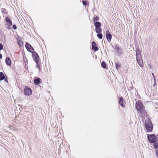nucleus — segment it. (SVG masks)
Returning a JSON list of instances; mask_svg holds the SVG:
<instances>
[{
	"label": "nucleus",
	"mask_w": 158,
	"mask_h": 158,
	"mask_svg": "<svg viewBox=\"0 0 158 158\" xmlns=\"http://www.w3.org/2000/svg\"><path fill=\"white\" fill-rule=\"evenodd\" d=\"M136 110L139 111V115L142 118L145 117L147 115L145 107L143 103L139 101L135 103Z\"/></svg>",
	"instance_id": "1"
},
{
	"label": "nucleus",
	"mask_w": 158,
	"mask_h": 158,
	"mask_svg": "<svg viewBox=\"0 0 158 158\" xmlns=\"http://www.w3.org/2000/svg\"><path fill=\"white\" fill-rule=\"evenodd\" d=\"M99 18L98 16L96 15L94 16L93 19V21L94 22V24L98 22L97 21L99 20Z\"/></svg>",
	"instance_id": "15"
},
{
	"label": "nucleus",
	"mask_w": 158,
	"mask_h": 158,
	"mask_svg": "<svg viewBox=\"0 0 158 158\" xmlns=\"http://www.w3.org/2000/svg\"><path fill=\"white\" fill-rule=\"evenodd\" d=\"M2 55L1 53H0V59H2Z\"/></svg>",
	"instance_id": "28"
},
{
	"label": "nucleus",
	"mask_w": 158,
	"mask_h": 158,
	"mask_svg": "<svg viewBox=\"0 0 158 158\" xmlns=\"http://www.w3.org/2000/svg\"><path fill=\"white\" fill-rule=\"evenodd\" d=\"M156 156L158 158V150H156Z\"/></svg>",
	"instance_id": "25"
},
{
	"label": "nucleus",
	"mask_w": 158,
	"mask_h": 158,
	"mask_svg": "<svg viewBox=\"0 0 158 158\" xmlns=\"http://www.w3.org/2000/svg\"><path fill=\"white\" fill-rule=\"evenodd\" d=\"M6 64L9 65L10 66V65L11 64V60L10 59V58H9L8 57H7L6 59Z\"/></svg>",
	"instance_id": "16"
},
{
	"label": "nucleus",
	"mask_w": 158,
	"mask_h": 158,
	"mask_svg": "<svg viewBox=\"0 0 158 158\" xmlns=\"http://www.w3.org/2000/svg\"><path fill=\"white\" fill-rule=\"evenodd\" d=\"M145 127L148 131L151 132L152 131L153 126L149 119L147 118L145 120Z\"/></svg>",
	"instance_id": "3"
},
{
	"label": "nucleus",
	"mask_w": 158,
	"mask_h": 158,
	"mask_svg": "<svg viewBox=\"0 0 158 158\" xmlns=\"http://www.w3.org/2000/svg\"><path fill=\"white\" fill-rule=\"evenodd\" d=\"M92 47L93 50L95 52L98 50V48L97 46L96 43L94 41H93L92 43Z\"/></svg>",
	"instance_id": "11"
},
{
	"label": "nucleus",
	"mask_w": 158,
	"mask_h": 158,
	"mask_svg": "<svg viewBox=\"0 0 158 158\" xmlns=\"http://www.w3.org/2000/svg\"><path fill=\"white\" fill-rule=\"evenodd\" d=\"M5 20L8 26H10L12 25L11 21L9 17H6L5 18Z\"/></svg>",
	"instance_id": "13"
},
{
	"label": "nucleus",
	"mask_w": 158,
	"mask_h": 158,
	"mask_svg": "<svg viewBox=\"0 0 158 158\" xmlns=\"http://www.w3.org/2000/svg\"><path fill=\"white\" fill-rule=\"evenodd\" d=\"M13 28L15 30L17 28L16 25H15V24H14V25H13Z\"/></svg>",
	"instance_id": "24"
},
{
	"label": "nucleus",
	"mask_w": 158,
	"mask_h": 158,
	"mask_svg": "<svg viewBox=\"0 0 158 158\" xmlns=\"http://www.w3.org/2000/svg\"><path fill=\"white\" fill-rule=\"evenodd\" d=\"M116 68H118L120 66V65L119 64H116Z\"/></svg>",
	"instance_id": "27"
},
{
	"label": "nucleus",
	"mask_w": 158,
	"mask_h": 158,
	"mask_svg": "<svg viewBox=\"0 0 158 158\" xmlns=\"http://www.w3.org/2000/svg\"><path fill=\"white\" fill-rule=\"evenodd\" d=\"M153 78H154V80H155V82L156 79H155V76H153Z\"/></svg>",
	"instance_id": "29"
},
{
	"label": "nucleus",
	"mask_w": 158,
	"mask_h": 158,
	"mask_svg": "<svg viewBox=\"0 0 158 158\" xmlns=\"http://www.w3.org/2000/svg\"><path fill=\"white\" fill-rule=\"evenodd\" d=\"M136 55L138 63L141 67H143L144 66L143 61L141 55V52L139 49H136Z\"/></svg>",
	"instance_id": "2"
},
{
	"label": "nucleus",
	"mask_w": 158,
	"mask_h": 158,
	"mask_svg": "<svg viewBox=\"0 0 158 158\" xmlns=\"http://www.w3.org/2000/svg\"><path fill=\"white\" fill-rule=\"evenodd\" d=\"M153 147L155 149L158 148V141H156L154 143Z\"/></svg>",
	"instance_id": "19"
},
{
	"label": "nucleus",
	"mask_w": 158,
	"mask_h": 158,
	"mask_svg": "<svg viewBox=\"0 0 158 158\" xmlns=\"http://www.w3.org/2000/svg\"><path fill=\"white\" fill-rule=\"evenodd\" d=\"M148 138L149 142L151 143H154L158 140L157 137L154 134L149 135L148 136Z\"/></svg>",
	"instance_id": "5"
},
{
	"label": "nucleus",
	"mask_w": 158,
	"mask_h": 158,
	"mask_svg": "<svg viewBox=\"0 0 158 158\" xmlns=\"http://www.w3.org/2000/svg\"><path fill=\"white\" fill-rule=\"evenodd\" d=\"M25 46L28 51L31 52H33L34 49L29 44L27 43L25 44Z\"/></svg>",
	"instance_id": "8"
},
{
	"label": "nucleus",
	"mask_w": 158,
	"mask_h": 158,
	"mask_svg": "<svg viewBox=\"0 0 158 158\" xmlns=\"http://www.w3.org/2000/svg\"><path fill=\"white\" fill-rule=\"evenodd\" d=\"M119 103L122 107H125V104H124L125 101L123 97L120 98Z\"/></svg>",
	"instance_id": "12"
},
{
	"label": "nucleus",
	"mask_w": 158,
	"mask_h": 158,
	"mask_svg": "<svg viewBox=\"0 0 158 158\" xmlns=\"http://www.w3.org/2000/svg\"><path fill=\"white\" fill-rule=\"evenodd\" d=\"M117 51H119L120 50V48L119 47H117L116 48Z\"/></svg>",
	"instance_id": "26"
},
{
	"label": "nucleus",
	"mask_w": 158,
	"mask_h": 158,
	"mask_svg": "<svg viewBox=\"0 0 158 158\" xmlns=\"http://www.w3.org/2000/svg\"><path fill=\"white\" fill-rule=\"evenodd\" d=\"M42 82L41 80L39 78H37L34 81V83L35 85H39Z\"/></svg>",
	"instance_id": "14"
},
{
	"label": "nucleus",
	"mask_w": 158,
	"mask_h": 158,
	"mask_svg": "<svg viewBox=\"0 0 158 158\" xmlns=\"http://www.w3.org/2000/svg\"><path fill=\"white\" fill-rule=\"evenodd\" d=\"M1 10H2V13H5V11H6V10L4 8H2L1 9Z\"/></svg>",
	"instance_id": "21"
},
{
	"label": "nucleus",
	"mask_w": 158,
	"mask_h": 158,
	"mask_svg": "<svg viewBox=\"0 0 158 158\" xmlns=\"http://www.w3.org/2000/svg\"><path fill=\"white\" fill-rule=\"evenodd\" d=\"M3 49V47L2 44H0V50H2Z\"/></svg>",
	"instance_id": "22"
},
{
	"label": "nucleus",
	"mask_w": 158,
	"mask_h": 158,
	"mask_svg": "<svg viewBox=\"0 0 158 158\" xmlns=\"http://www.w3.org/2000/svg\"><path fill=\"white\" fill-rule=\"evenodd\" d=\"M155 83H154V85H153V86L154 87H155Z\"/></svg>",
	"instance_id": "31"
},
{
	"label": "nucleus",
	"mask_w": 158,
	"mask_h": 158,
	"mask_svg": "<svg viewBox=\"0 0 158 158\" xmlns=\"http://www.w3.org/2000/svg\"><path fill=\"white\" fill-rule=\"evenodd\" d=\"M82 3L84 6H86L87 4V2L86 1H82Z\"/></svg>",
	"instance_id": "23"
},
{
	"label": "nucleus",
	"mask_w": 158,
	"mask_h": 158,
	"mask_svg": "<svg viewBox=\"0 0 158 158\" xmlns=\"http://www.w3.org/2000/svg\"><path fill=\"white\" fill-rule=\"evenodd\" d=\"M32 56L33 58L34 59V61H35V62L36 63L37 66L39 69V70H40V67L39 66V64H38V62L39 60V56L37 54V53L35 52H32Z\"/></svg>",
	"instance_id": "4"
},
{
	"label": "nucleus",
	"mask_w": 158,
	"mask_h": 158,
	"mask_svg": "<svg viewBox=\"0 0 158 158\" xmlns=\"http://www.w3.org/2000/svg\"><path fill=\"white\" fill-rule=\"evenodd\" d=\"M98 34H97L98 37L100 39H101L102 38V33H98Z\"/></svg>",
	"instance_id": "20"
},
{
	"label": "nucleus",
	"mask_w": 158,
	"mask_h": 158,
	"mask_svg": "<svg viewBox=\"0 0 158 158\" xmlns=\"http://www.w3.org/2000/svg\"><path fill=\"white\" fill-rule=\"evenodd\" d=\"M101 66L103 68H106L107 66L106 63L105 62H103L101 64Z\"/></svg>",
	"instance_id": "18"
},
{
	"label": "nucleus",
	"mask_w": 158,
	"mask_h": 158,
	"mask_svg": "<svg viewBox=\"0 0 158 158\" xmlns=\"http://www.w3.org/2000/svg\"><path fill=\"white\" fill-rule=\"evenodd\" d=\"M152 74L153 77L154 76V74L153 73H152Z\"/></svg>",
	"instance_id": "30"
},
{
	"label": "nucleus",
	"mask_w": 158,
	"mask_h": 158,
	"mask_svg": "<svg viewBox=\"0 0 158 158\" xmlns=\"http://www.w3.org/2000/svg\"><path fill=\"white\" fill-rule=\"evenodd\" d=\"M24 91V94L27 96H29L32 94V91L31 88L28 86L25 87Z\"/></svg>",
	"instance_id": "7"
},
{
	"label": "nucleus",
	"mask_w": 158,
	"mask_h": 158,
	"mask_svg": "<svg viewBox=\"0 0 158 158\" xmlns=\"http://www.w3.org/2000/svg\"><path fill=\"white\" fill-rule=\"evenodd\" d=\"M94 25L95 27V31L97 33H100L102 31V29L101 27V25L99 22L96 23L94 24Z\"/></svg>",
	"instance_id": "6"
},
{
	"label": "nucleus",
	"mask_w": 158,
	"mask_h": 158,
	"mask_svg": "<svg viewBox=\"0 0 158 158\" xmlns=\"http://www.w3.org/2000/svg\"><path fill=\"white\" fill-rule=\"evenodd\" d=\"M17 42L19 46L20 47L23 46V42L22 40V38L21 37H18L16 38Z\"/></svg>",
	"instance_id": "10"
},
{
	"label": "nucleus",
	"mask_w": 158,
	"mask_h": 158,
	"mask_svg": "<svg viewBox=\"0 0 158 158\" xmlns=\"http://www.w3.org/2000/svg\"><path fill=\"white\" fill-rule=\"evenodd\" d=\"M106 37L108 41L110 42L111 41L112 39V35L108 30L106 31Z\"/></svg>",
	"instance_id": "9"
},
{
	"label": "nucleus",
	"mask_w": 158,
	"mask_h": 158,
	"mask_svg": "<svg viewBox=\"0 0 158 158\" xmlns=\"http://www.w3.org/2000/svg\"><path fill=\"white\" fill-rule=\"evenodd\" d=\"M5 78V76L3 73L2 72L0 73V81H2L4 80Z\"/></svg>",
	"instance_id": "17"
}]
</instances>
